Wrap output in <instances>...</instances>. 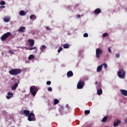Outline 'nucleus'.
I'll return each mask as SVG.
<instances>
[{
  "label": "nucleus",
  "instance_id": "f257e3e1",
  "mask_svg": "<svg viewBox=\"0 0 127 127\" xmlns=\"http://www.w3.org/2000/svg\"><path fill=\"white\" fill-rule=\"evenodd\" d=\"M9 74L13 76H16L21 73V69L19 68H15L9 70Z\"/></svg>",
  "mask_w": 127,
  "mask_h": 127
},
{
  "label": "nucleus",
  "instance_id": "f03ea898",
  "mask_svg": "<svg viewBox=\"0 0 127 127\" xmlns=\"http://www.w3.org/2000/svg\"><path fill=\"white\" fill-rule=\"evenodd\" d=\"M38 91V88L35 86H31L30 92L31 93L32 96H35Z\"/></svg>",
  "mask_w": 127,
  "mask_h": 127
},
{
  "label": "nucleus",
  "instance_id": "7ed1b4c3",
  "mask_svg": "<svg viewBox=\"0 0 127 127\" xmlns=\"http://www.w3.org/2000/svg\"><path fill=\"white\" fill-rule=\"evenodd\" d=\"M118 75L119 78H122V79H124L126 77V72L124 71V69L121 68L119 69L118 72Z\"/></svg>",
  "mask_w": 127,
  "mask_h": 127
},
{
  "label": "nucleus",
  "instance_id": "20e7f679",
  "mask_svg": "<svg viewBox=\"0 0 127 127\" xmlns=\"http://www.w3.org/2000/svg\"><path fill=\"white\" fill-rule=\"evenodd\" d=\"M10 35H11L10 32H7L4 34L0 38L1 41H5V40H6V39L10 36Z\"/></svg>",
  "mask_w": 127,
  "mask_h": 127
},
{
  "label": "nucleus",
  "instance_id": "39448f33",
  "mask_svg": "<svg viewBox=\"0 0 127 127\" xmlns=\"http://www.w3.org/2000/svg\"><path fill=\"white\" fill-rule=\"evenodd\" d=\"M103 54V51L100 48H97L96 50V58L98 59V60H100V57L101 55Z\"/></svg>",
  "mask_w": 127,
  "mask_h": 127
},
{
  "label": "nucleus",
  "instance_id": "423d86ee",
  "mask_svg": "<svg viewBox=\"0 0 127 127\" xmlns=\"http://www.w3.org/2000/svg\"><path fill=\"white\" fill-rule=\"evenodd\" d=\"M35 115H34V113L32 112L28 115V121H29V122H33L35 121Z\"/></svg>",
  "mask_w": 127,
  "mask_h": 127
},
{
  "label": "nucleus",
  "instance_id": "0eeeda50",
  "mask_svg": "<svg viewBox=\"0 0 127 127\" xmlns=\"http://www.w3.org/2000/svg\"><path fill=\"white\" fill-rule=\"evenodd\" d=\"M15 84H13L11 87L12 91H15L16 90V88L18 87V84H19V79H15Z\"/></svg>",
  "mask_w": 127,
  "mask_h": 127
},
{
  "label": "nucleus",
  "instance_id": "6e6552de",
  "mask_svg": "<svg viewBox=\"0 0 127 127\" xmlns=\"http://www.w3.org/2000/svg\"><path fill=\"white\" fill-rule=\"evenodd\" d=\"M84 86H85V82L82 81V80H79L77 83V88L79 89H83Z\"/></svg>",
  "mask_w": 127,
  "mask_h": 127
},
{
  "label": "nucleus",
  "instance_id": "1a4fd4ad",
  "mask_svg": "<svg viewBox=\"0 0 127 127\" xmlns=\"http://www.w3.org/2000/svg\"><path fill=\"white\" fill-rule=\"evenodd\" d=\"M7 96H6V99H7V100H9V99L12 98V97H13V93H11V92H8L7 93Z\"/></svg>",
  "mask_w": 127,
  "mask_h": 127
},
{
  "label": "nucleus",
  "instance_id": "9d476101",
  "mask_svg": "<svg viewBox=\"0 0 127 127\" xmlns=\"http://www.w3.org/2000/svg\"><path fill=\"white\" fill-rule=\"evenodd\" d=\"M28 43H29V46H30V47H32V46H34L35 43L34 40L32 39H29L28 40Z\"/></svg>",
  "mask_w": 127,
  "mask_h": 127
},
{
  "label": "nucleus",
  "instance_id": "9b49d317",
  "mask_svg": "<svg viewBox=\"0 0 127 127\" xmlns=\"http://www.w3.org/2000/svg\"><path fill=\"white\" fill-rule=\"evenodd\" d=\"M102 12V10H101V9L98 8H96L94 11L93 13H95V14H100Z\"/></svg>",
  "mask_w": 127,
  "mask_h": 127
},
{
  "label": "nucleus",
  "instance_id": "f8f14e48",
  "mask_svg": "<svg viewBox=\"0 0 127 127\" xmlns=\"http://www.w3.org/2000/svg\"><path fill=\"white\" fill-rule=\"evenodd\" d=\"M120 92L123 96H127V90L125 89H121L120 90Z\"/></svg>",
  "mask_w": 127,
  "mask_h": 127
},
{
  "label": "nucleus",
  "instance_id": "ddd939ff",
  "mask_svg": "<svg viewBox=\"0 0 127 127\" xmlns=\"http://www.w3.org/2000/svg\"><path fill=\"white\" fill-rule=\"evenodd\" d=\"M66 75L67 78H70V77H73V75H74V74L72 71H69L67 72Z\"/></svg>",
  "mask_w": 127,
  "mask_h": 127
},
{
  "label": "nucleus",
  "instance_id": "4468645a",
  "mask_svg": "<svg viewBox=\"0 0 127 127\" xmlns=\"http://www.w3.org/2000/svg\"><path fill=\"white\" fill-rule=\"evenodd\" d=\"M10 20V17L5 16L3 18V21L4 22H9Z\"/></svg>",
  "mask_w": 127,
  "mask_h": 127
},
{
  "label": "nucleus",
  "instance_id": "2eb2a0df",
  "mask_svg": "<svg viewBox=\"0 0 127 127\" xmlns=\"http://www.w3.org/2000/svg\"><path fill=\"white\" fill-rule=\"evenodd\" d=\"M26 29L25 27H21L19 28V29H18V32H25V30Z\"/></svg>",
  "mask_w": 127,
  "mask_h": 127
},
{
  "label": "nucleus",
  "instance_id": "dca6fc26",
  "mask_svg": "<svg viewBox=\"0 0 127 127\" xmlns=\"http://www.w3.org/2000/svg\"><path fill=\"white\" fill-rule=\"evenodd\" d=\"M97 95H98L99 96H101V95L103 94V90H102V89L101 88H99V89L97 88Z\"/></svg>",
  "mask_w": 127,
  "mask_h": 127
},
{
  "label": "nucleus",
  "instance_id": "f3484780",
  "mask_svg": "<svg viewBox=\"0 0 127 127\" xmlns=\"http://www.w3.org/2000/svg\"><path fill=\"white\" fill-rule=\"evenodd\" d=\"M102 69H103V65L101 64L100 65H99L97 68V72H101L102 71Z\"/></svg>",
  "mask_w": 127,
  "mask_h": 127
},
{
  "label": "nucleus",
  "instance_id": "a211bd4d",
  "mask_svg": "<svg viewBox=\"0 0 127 127\" xmlns=\"http://www.w3.org/2000/svg\"><path fill=\"white\" fill-rule=\"evenodd\" d=\"M119 124H121V121L120 120L116 121L114 123V127H118Z\"/></svg>",
  "mask_w": 127,
  "mask_h": 127
},
{
  "label": "nucleus",
  "instance_id": "6ab92c4d",
  "mask_svg": "<svg viewBox=\"0 0 127 127\" xmlns=\"http://www.w3.org/2000/svg\"><path fill=\"white\" fill-rule=\"evenodd\" d=\"M23 114H24V115H25L27 117V116H29V115L30 114V111H29V110H25L23 111Z\"/></svg>",
  "mask_w": 127,
  "mask_h": 127
},
{
  "label": "nucleus",
  "instance_id": "aec40b11",
  "mask_svg": "<svg viewBox=\"0 0 127 127\" xmlns=\"http://www.w3.org/2000/svg\"><path fill=\"white\" fill-rule=\"evenodd\" d=\"M30 18L32 20H35V19L36 18V16H35V15H31L30 16Z\"/></svg>",
  "mask_w": 127,
  "mask_h": 127
},
{
  "label": "nucleus",
  "instance_id": "412c9836",
  "mask_svg": "<svg viewBox=\"0 0 127 127\" xmlns=\"http://www.w3.org/2000/svg\"><path fill=\"white\" fill-rule=\"evenodd\" d=\"M34 59V56L33 55H31L28 58V60H32V59Z\"/></svg>",
  "mask_w": 127,
  "mask_h": 127
},
{
  "label": "nucleus",
  "instance_id": "4be33fe9",
  "mask_svg": "<svg viewBox=\"0 0 127 127\" xmlns=\"http://www.w3.org/2000/svg\"><path fill=\"white\" fill-rule=\"evenodd\" d=\"M107 120H108V117H107V116L104 117L102 120V123H106V122H107Z\"/></svg>",
  "mask_w": 127,
  "mask_h": 127
},
{
  "label": "nucleus",
  "instance_id": "5701e85b",
  "mask_svg": "<svg viewBox=\"0 0 127 127\" xmlns=\"http://www.w3.org/2000/svg\"><path fill=\"white\" fill-rule=\"evenodd\" d=\"M46 48V46L45 45H42V47L40 48V49L42 52H44V49Z\"/></svg>",
  "mask_w": 127,
  "mask_h": 127
},
{
  "label": "nucleus",
  "instance_id": "b1692460",
  "mask_svg": "<svg viewBox=\"0 0 127 127\" xmlns=\"http://www.w3.org/2000/svg\"><path fill=\"white\" fill-rule=\"evenodd\" d=\"M63 47L64 49H67V48H69V47H70V46L68 44H65L64 45Z\"/></svg>",
  "mask_w": 127,
  "mask_h": 127
},
{
  "label": "nucleus",
  "instance_id": "393cba45",
  "mask_svg": "<svg viewBox=\"0 0 127 127\" xmlns=\"http://www.w3.org/2000/svg\"><path fill=\"white\" fill-rule=\"evenodd\" d=\"M27 50H33L35 49H37V48L36 47H34L33 48H26Z\"/></svg>",
  "mask_w": 127,
  "mask_h": 127
},
{
  "label": "nucleus",
  "instance_id": "a878e982",
  "mask_svg": "<svg viewBox=\"0 0 127 127\" xmlns=\"http://www.w3.org/2000/svg\"><path fill=\"white\" fill-rule=\"evenodd\" d=\"M54 105H57V104H59V100L57 99H54Z\"/></svg>",
  "mask_w": 127,
  "mask_h": 127
},
{
  "label": "nucleus",
  "instance_id": "bb28decb",
  "mask_svg": "<svg viewBox=\"0 0 127 127\" xmlns=\"http://www.w3.org/2000/svg\"><path fill=\"white\" fill-rule=\"evenodd\" d=\"M25 14H26V13L25 12H24V11L23 10L20 11V15L23 16V15H25Z\"/></svg>",
  "mask_w": 127,
  "mask_h": 127
},
{
  "label": "nucleus",
  "instance_id": "cd10ccee",
  "mask_svg": "<svg viewBox=\"0 0 127 127\" xmlns=\"http://www.w3.org/2000/svg\"><path fill=\"white\" fill-rule=\"evenodd\" d=\"M101 65H102V67H103V66H104L105 69H107V68H108V64H106V63H104L103 64H102Z\"/></svg>",
  "mask_w": 127,
  "mask_h": 127
},
{
  "label": "nucleus",
  "instance_id": "c85d7f7f",
  "mask_svg": "<svg viewBox=\"0 0 127 127\" xmlns=\"http://www.w3.org/2000/svg\"><path fill=\"white\" fill-rule=\"evenodd\" d=\"M85 115H89L90 114V110H85L84 111Z\"/></svg>",
  "mask_w": 127,
  "mask_h": 127
},
{
  "label": "nucleus",
  "instance_id": "c756f323",
  "mask_svg": "<svg viewBox=\"0 0 127 127\" xmlns=\"http://www.w3.org/2000/svg\"><path fill=\"white\" fill-rule=\"evenodd\" d=\"M62 50H63V48L60 47L59 50H58V53H60V52H61V51H62Z\"/></svg>",
  "mask_w": 127,
  "mask_h": 127
},
{
  "label": "nucleus",
  "instance_id": "7c9ffc66",
  "mask_svg": "<svg viewBox=\"0 0 127 127\" xmlns=\"http://www.w3.org/2000/svg\"><path fill=\"white\" fill-rule=\"evenodd\" d=\"M101 87H102V84L101 83V82L99 83V86L97 87V89H101Z\"/></svg>",
  "mask_w": 127,
  "mask_h": 127
},
{
  "label": "nucleus",
  "instance_id": "2f4dec72",
  "mask_svg": "<svg viewBox=\"0 0 127 127\" xmlns=\"http://www.w3.org/2000/svg\"><path fill=\"white\" fill-rule=\"evenodd\" d=\"M0 4H1V5H4V4H5V1H1L0 3Z\"/></svg>",
  "mask_w": 127,
  "mask_h": 127
},
{
  "label": "nucleus",
  "instance_id": "473e14b6",
  "mask_svg": "<svg viewBox=\"0 0 127 127\" xmlns=\"http://www.w3.org/2000/svg\"><path fill=\"white\" fill-rule=\"evenodd\" d=\"M103 37H107V36H108V33H104L103 34Z\"/></svg>",
  "mask_w": 127,
  "mask_h": 127
},
{
  "label": "nucleus",
  "instance_id": "72a5a7b5",
  "mask_svg": "<svg viewBox=\"0 0 127 127\" xmlns=\"http://www.w3.org/2000/svg\"><path fill=\"white\" fill-rule=\"evenodd\" d=\"M88 36H89V35L87 33H85L83 34V37H88Z\"/></svg>",
  "mask_w": 127,
  "mask_h": 127
},
{
  "label": "nucleus",
  "instance_id": "f704fd0d",
  "mask_svg": "<svg viewBox=\"0 0 127 127\" xmlns=\"http://www.w3.org/2000/svg\"><path fill=\"white\" fill-rule=\"evenodd\" d=\"M48 91H49V92H51V91H52V87H49L48 88Z\"/></svg>",
  "mask_w": 127,
  "mask_h": 127
},
{
  "label": "nucleus",
  "instance_id": "c9c22d12",
  "mask_svg": "<svg viewBox=\"0 0 127 127\" xmlns=\"http://www.w3.org/2000/svg\"><path fill=\"white\" fill-rule=\"evenodd\" d=\"M120 54H119V53L116 54V57H117V58H120Z\"/></svg>",
  "mask_w": 127,
  "mask_h": 127
},
{
  "label": "nucleus",
  "instance_id": "e433bc0d",
  "mask_svg": "<svg viewBox=\"0 0 127 127\" xmlns=\"http://www.w3.org/2000/svg\"><path fill=\"white\" fill-rule=\"evenodd\" d=\"M47 85H51V81H47Z\"/></svg>",
  "mask_w": 127,
  "mask_h": 127
},
{
  "label": "nucleus",
  "instance_id": "4c0bfd02",
  "mask_svg": "<svg viewBox=\"0 0 127 127\" xmlns=\"http://www.w3.org/2000/svg\"><path fill=\"white\" fill-rule=\"evenodd\" d=\"M108 51L110 53H111L112 50H111V48H109L108 49Z\"/></svg>",
  "mask_w": 127,
  "mask_h": 127
},
{
  "label": "nucleus",
  "instance_id": "58836bf2",
  "mask_svg": "<svg viewBox=\"0 0 127 127\" xmlns=\"http://www.w3.org/2000/svg\"><path fill=\"white\" fill-rule=\"evenodd\" d=\"M92 127V124H90V126H88V125H85L83 127Z\"/></svg>",
  "mask_w": 127,
  "mask_h": 127
},
{
  "label": "nucleus",
  "instance_id": "ea45409f",
  "mask_svg": "<svg viewBox=\"0 0 127 127\" xmlns=\"http://www.w3.org/2000/svg\"><path fill=\"white\" fill-rule=\"evenodd\" d=\"M9 53H11V54H14V52L11 51V50L9 51Z\"/></svg>",
  "mask_w": 127,
  "mask_h": 127
},
{
  "label": "nucleus",
  "instance_id": "a19ab883",
  "mask_svg": "<svg viewBox=\"0 0 127 127\" xmlns=\"http://www.w3.org/2000/svg\"><path fill=\"white\" fill-rule=\"evenodd\" d=\"M46 29H47V30H50V27H49V26H47Z\"/></svg>",
  "mask_w": 127,
  "mask_h": 127
},
{
  "label": "nucleus",
  "instance_id": "79ce46f5",
  "mask_svg": "<svg viewBox=\"0 0 127 127\" xmlns=\"http://www.w3.org/2000/svg\"><path fill=\"white\" fill-rule=\"evenodd\" d=\"M76 17H77V18H80V14L77 15Z\"/></svg>",
  "mask_w": 127,
  "mask_h": 127
},
{
  "label": "nucleus",
  "instance_id": "37998d69",
  "mask_svg": "<svg viewBox=\"0 0 127 127\" xmlns=\"http://www.w3.org/2000/svg\"><path fill=\"white\" fill-rule=\"evenodd\" d=\"M4 7H5V6H1L0 7V8H4Z\"/></svg>",
  "mask_w": 127,
  "mask_h": 127
},
{
  "label": "nucleus",
  "instance_id": "c03bdc74",
  "mask_svg": "<svg viewBox=\"0 0 127 127\" xmlns=\"http://www.w3.org/2000/svg\"><path fill=\"white\" fill-rule=\"evenodd\" d=\"M125 123L127 124V118H126L125 119Z\"/></svg>",
  "mask_w": 127,
  "mask_h": 127
},
{
  "label": "nucleus",
  "instance_id": "a18cd8bd",
  "mask_svg": "<svg viewBox=\"0 0 127 127\" xmlns=\"http://www.w3.org/2000/svg\"><path fill=\"white\" fill-rule=\"evenodd\" d=\"M66 108H69V105L68 104L66 105Z\"/></svg>",
  "mask_w": 127,
  "mask_h": 127
},
{
  "label": "nucleus",
  "instance_id": "49530a36",
  "mask_svg": "<svg viewBox=\"0 0 127 127\" xmlns=\"http://www.w3.org/2000/svg\"><path fill=\"white\" fill-rule=\"evenodd\" d=\"M95 84L97 85L98 84V82L96 81Z\"/></svg>",
  "mask_w": 127,
  "mask_h": 127
},
{
  "label": "nucleus",
  "instance_id": "de8ad7c7",
  "mask_svg": "<svg viewBox=\"0 0 127 127\" xmlns=\"http://www.w3.org/2000/svg\"><path fill=\"white\" fill-rule=\"evenodd\" d=\"M13 37H14V36L12 37V38H13Z\"/></svg>",
  "mask_w": 127,
  "mask_h": 127
}]
</instances>
